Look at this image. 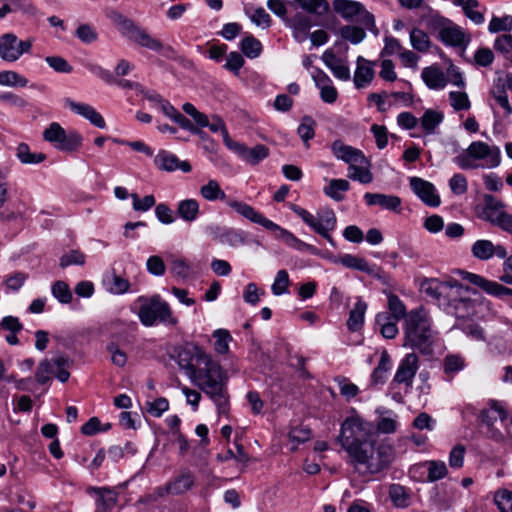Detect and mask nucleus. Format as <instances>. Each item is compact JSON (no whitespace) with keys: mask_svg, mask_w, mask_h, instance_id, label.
Wrapping results in <instances>:
<instances>
[{"mask_svg":"<svg viewBox=\"0 0 512 512\" xmlns=\"http://www.w3.org/2000/svg\"><path fill=\"white\" fill-rule=\"evenodd\" d=\"M375 431V425L367 418H346L341 424L338 442L361 473H378L394 458L393 447L378 442Z\"/></svg>","mask_w":512,"mask_h":512,"instance_id":"nucleus-1","label":"nucleus"},{"mask_svg":"<svg viewBox=\"0 0 512 512\" xmlns=\"http://www.w3.org/2000/svg\"><path fill=\"white\" fill-rule=\"evenodd\" d=\"M197 366L191 380L214 401L219 415L229 412L225 388L227 375L221 365L203 350H196Z\"/></svg>","mask_w":512,"mask_h":512,"instance_id":"nucleus-2","label":"nucleus"},{"mask_svg":"<svg viewBox=\"0 0 512 512\" xmlns=\"http://www.w3.org/2000/svg\"><path fill=\"white\" fill-rule=\"evenodd\" d=\"M403 332L404 347L417 350L423 355L433 353L435 332L431 319L424 310H412L408 313Z\"/></svg>","mask_w":512,"mask_h":512,"instance_id":"nucleus-3","label":"nucleus"},{"mask_svg":"<svg viewBox=\"0 0 512 512\" xmlns=\"http://www.w3.org/2000/svg\"><path fill=\"white\" fill-rule=\"evenodd\" d=\"M454 163L461 169H491L501 162L499 147L490 146L483 141H473L468 148L454 158Z\"/></svg>","mask_w":512,"mask_h":512,"instance_id":"nucleus-4","label":"nucleus"},{"mask_svg":"<svg viewBox=\"0 0 512 512\" xmlns=\"http://www.w3.org/2000/svg\"><path fill=\"white\" fill-rule=\"evenodd\" d=\"M108 18L118 33L129 42L155 52L165 48L160 40L151 36L145 28L121 12L113 10L108 14Z\"/></svg>","mask_w":512,"mask_h":512,"instance_id":"nucleus-5","label":"nucleus"},{"mask_svg":"<svg viewBox=\"0 0 512 512\" xmlns=\"http://www.w3.org/2000/svg\"><path fill=\"white\" fill-rule=\"evenodd\" d=\"M138 301L141 302L138 317L144 326L151 327L157 323L175 326L178 323V319L173 316L170 305L159 295H153L149 298L141 296Z\"/></svg>","mask_w":512,"mask_h":512,"instance_id":"nucleus-6","label":"nucleus"},{"mask_svg":"<svg viewBox=\"0 0 512 512\" xmlns=\"http://www.w3.org/2000/svg\"><path fill=\"white\" fill-rule=\"evenodd\" d=\"M289 208L314 232L326 239L331 246H336L330 232L336 229L337 218L331 208H321L315 215L293 203L289 205Z\"/></svg>","mask_w":512,"mask_h":512,"instance_id":"nucleus-7","label":"nucleus"},{"mask_svg":"<svg viewBox=\"0 0 512 512\" xmlns=\"http://www.w3.org/2000/svg\"><path fill=\"white\" fill-rule=\"evenodd\" d=\"M506 203L491 194L483 196L479 218L512 235V214L506 211Z\"/></svg>","mask_w":512,"mask_h":512,"instance_id":"nucleus-8","label":"nucleus"},{"mask_svg":"<svg viewBox=\"0 0 512 512\" xmlns=\"http://www.w3.org/2000/svg\"><path fill=\"white\" fill-rule=\"evenodd\" d=\"M232 207L237 214L241 215L242 217L251 221L252 223L261 225L262 227L270 231H278V238L284 241L291 248L295 250L299 248V243L301 241L299 238H297L292 232L288 231L287 229L282 228L278 224L267 219L262 213L257 211L251 205L233 203Z\"/></svg>","mask_w":512,"mask_h":512,"instance_id":"nucleus-9","label":"nucleus"},{"mask_svg":"<svg viewBox=\"0 0 512 512\" xmlns=\"http://www.w3.org/2000/svg\"><path fill=\"white\" fill-rule=\"evenodd\" d=\"M72 365L71 359L66 355H58L54 359L42 360L35 372V381L40 385L47 384L54 376L65 383L70 377L69 368Z\"/></svg>","mask_w":512,"mask_h":512,"instance_id":"nucleus-10","label":"nucleus"},{"mask_svg":"<svg viewBox=\"0 0 512 512\" xmlns=\"http://www.w3.org/2000/svg\"><path fill=\"white\" fill-rule=\"evenodd\" d=\"M333 10L347 21L357 17V21L366 29L374 34L378 33L374 15L367 11L362 3L354 0H334Z\"/></svg>","mask_w":512,"mask_h":512,"instance_id":"nucleus-11","label":"nucleus"},{"mask_svg":"<svg viewBox=\"0 0 512 512\" xmlns=\"http://www.w3.org/2000/svg\"><path fill=\"white\" fill-rule=\"evenodd\" d=\"M206 233L222 245L232 248L246 245L248 243V233L241 229L233 227L210 224L205 228Z\"/></svg>","mask_w":512,"mask_h":512,"instance_id":"nucleus-12","label":"nucleus"},{"mask_svg":"<svg viewBox=\"0 0 512 512\" xmlns=\"http://www.w3.org/2000/svg\"><path fill=\"white\" fill-rule=\"evenodd\" d=\"M32 40H19L13 33H6L0 37V58L7 62L17 61L23 54L29 53Z\"/></svg>","mask_w":512,"mask_h":512,"instance_id":"nucleus-13","label":"nucleus"},{"mask_svg":"<svg viewBox=\"0 0 512 512\" xmlns=\"http://www.w3.org/2000/svg\"><path fill=\"white\" fill-rule=\"evenodd\" d=\"M465 279L489 295L500 299L509 298V304L512 307V289L505 287L496 281L488 280L481 275L470 272L465 273Z\"/></svg>","mask_w":512,"mask_h":512,"instance_id":"nucleus-14","label":"nucleus"},{"mask_svg":"<svg viewBox=\"0 0 512 512\" xmlns=\"http://www.w3.org/2000/svg\"><path fill=\"white\" fill-rule=\"evenodd\" d=\"M410 187L421 201L430 207H438L441 203L440 196L435 186L422 178L411 177Z\"/></svg>","mask_w":512,"mask_h":512,"instance_id":"nucleus-15","label":"nucleus"},{"mask_svg":"<svg viewBox=\"0 0 512 512\" xmlns=\"http://www.w3.org/2000/svg\"><path fill=\"white\" fill-rule=\"evenodd\" d=\"M194 483V474L189 470H184L174 480L164 486L158 487L156 493L160 497L166 494L180 495L190 490Z\"/></svg>","mask_w":512,"mask_h":512,"instance_id":"nucleus-16","label":"nucleus"},{"mask_svg":"<svg viewBox=\"0 0 512 512\" xmlns=\"http://www.w3.org/2000/svg\"><path fill=\"white\" fill-rule=\"evenodd\" d=\"M154 163L158 169L166 172L180 170L183 173H189L192 170L188 161L180 160L175 154L167 150H160L154 158Z\"/></svg>","mask_w":512,"mask_h":512,"instance_id":"nucleus-17","label":"nucleus"},{"mask_svg":"<svg viewBox=\"0 0 512 512\" xmlns=\"http://www.w3.org/2000/svg\"><path fill=\"white\" fill-rule=\"evenodd\" d=\"M333 155L347 163L349 166L353 163L368 164V160L364 153L357 148L346 145L341 140H335L331 145Z\"/></svg>","mask_w":512,"mask_h":512,"instance_id":"nucleus-18","label":"nucleus"},{"mask_svg":"<svg viewBox=\"0 0 512 512\" xmlns=\"http://www.w3.org/2000/svg\"><path fill=\"white\" fill-rule=\"evenodd\" d=\"M334 263H341L347 268L364 272L378 279L382 278V269L375 264H369L368 261L362 257L344 254L339 259H335Z\"/></svg>","mask_w":512,"mask_h":512,"instance_id":"nucleus-19","label":"nucleus"},{"mask_svg":"<svg viewBox=\"0 0 512 512\" xmlns=\"http://www.w3.org/2000/svg\"><path fill=\"white\" fill-rule=\"evenodd\" d=\"M417 370L418 356L415 353H409L401 360L393 381L411 386Z\"/></svg>","mask_w":512,"mask_h":512,"instance_id":"nucleus-20","label":"nucleus"},{"mask_svg":"<svg viewBox=\"0 0 512 512\" xmlns=\"http://www.w3.org/2000/svg\"><path fill=\"white\" fill-rule=\"evenodd\" d=\"M445 284L451 288V291L447 295H442V302L445 303L442 306L448 312H453L454 310L455 314H457L460 306H467L470 303L468 299L462 297V292L466 291L467 288L456 280L445 281Z\"/></svg>","mask_w":512,"mask_h":512,"instance_id":"nucleus-21","label":"nucleus"},{"mask_svg":"<svg viewBox=\"0 0 512 512\" xmlns=\"http://www.w3.org/2000/svg\"><path fill=\"white\" fill-rule=\"evenodd\" d=\"M65 105L75 114L87 119L92 125L101 129L105 128L106 123L104 118L93 106L86 103L76 102L70 98L65 99Z\"/></svg>","mask_w":512,"mask_h":512,"instance_id":"nucleus-22","label":"nucleus"},{"mask_svg":"<svg viewBox=\"0 0 512 512\" xmlns=\"http://www.w3.org/2000/svg\"><path fill=\"white\" fill-rule=\"evenodd\" d=\"M199 193L201 197L207 201H225L226 205L229 206L231 209H233V203L248 205L243 201L228 198L226 193L221 189L219 183L216 180L212 179L209 180L205 185L200 187Z\"/></svg>","mask_w":512,"mask_h":512,"instance_id":"nucleus-23","label":"nucleus"},{"mask_svg":"<svg viewBox=\"0 0 512 512\" xmlns=\"http://www.w3.org/2000/svg\"><path fill=\"white\" fill-rule=\"evenodd\" d=\"M364 200L369 206L378 205L383 209L400 212L402 201L396 195H386L382 193H365Z\"/></svg>","mask_w":512,"mask_h":512,"instance_id":"nucleus-24","label":"nucleus"},{"mask_svg":"<svg viewBox=\"0 0 512 512\" xmlns=\"http://www.w3.org/2000/svg\"><path fill=\"white\" fill-rule=\"evenodd\" d=\"M357 67L354 73V85L357 89H362L369 85L374 78L373 62L366 60L364 57L357 58Z\"/></svg>","mask_w":512,"mask_h":512,"instance_id":"nucleus-25","label":"nucleus"},{"mask_svg":"<svg viewBox=\"0 0 512 512\" xmlns=\"http://www.w3.org/2000/svg\"><path fill=\"white\" fill-rule=\"evenodd\" d=\"M235 150L250 165H257L269 156V148L263 144H258L252 148L243 144H236Z\"/></svg>","mask_w":512,"mask_h":512,"instance_id":"nucleus-26","label":"nucleus"},{"mask_svg":"<svg viewBox=\"0 0 512 512\" xmlns=\"http://www.w3.org/2000/svg\"><path fill=\"white\" fill-rule=\"evenodd\" d=\"M439 38L445 45L453 47L465 46L469 41L462 28L453 24L442 27L439 30Z\"/></svg>","mask_w":512,"mask_h":512,"instance_id":"nucleus-27","label":"nucleus"},{"mask_svg":"<svg viewBox=\"0 0 512 512\" xmlns=\"http://www.w3.org/2000/svg\"><path fill=\"white\" fill-rule=\"evenodd\" d=\"M421 78L429 89H444L447 80L444 72L437 65L428 66L422 69Z\"/></svg>","mask_w":512,"mask_h":512,"instance_id":"nucleus-28","label":"nucleus"},{"mask_svg":"<svg viewBox=\"0 0 512 512\" xmlns=\"http://www.w3.org/2000/svg\"><path fill=\"white\" fill-rule=\"evenodd\" d=\"M102 285L109 293L115 295L124 294L130 288L129 281L116 274L114 271L107 272L103 275Z\"/></svg>","mask_w":512,"mask_h":512,"instance_id":"nucleus-29","label":"nucleus"},{"mask_svg":"<svg viewBox=\"0 0 512 512\" xmlns=\"http://www.w3.org/2000/svg\"><path fill=\"white\" fill-rule=\"evenodd\" d=\"M421 290L425 293L426 296L431 297L432 299L438 302V305H445L442 302V295H447L451 288L445 284V282H440L436 279L425 280L421 284Z\"/></svg>","mask_w":512,"mask_h":512,"instance_id":"nucleus-30","label":"nucleus"},{"mask_svg":"<svg viewBox=\"0 0 512 512\" xmlns=\"http://www.w3.org/2000/svg\"><path fill=\"white\" fill-rule=\"evenodd\" d=\"M83 143L82 135L76 130H68L63 133L55 148L66 153L78 151Z\"/></svg>","mask_w":512,"mask_h":512,"instance_id":"nucleus-31","label":"nucleus"},{"mask_svg":"<svg viewBox=\"0 0 512 512\" xmlns=\"http://www.w3.org/2000/svg\"><path fill=\"white\" fill-rule=\"evenodd\" d=\"M196 350L201 349L197 346L193 347L192 350L185 348L181 349L177 355V363L179 367L185 371L186 375H188L190 379L198 369V367H195V364L197 365Z\"/></svg>","mask_w":512,"mask_h":512,"instance_id":"nucleus-32","label":"nucleus"},{"mask_svg":"<svg viewBox=\"0 0 512 512\" xmlns=\"http://www.w3.org/2000/svg\"><path fill=\"white\" fill-rule=\"evenodd\" d=\"M497 413L499 416H507L508 409L507 405L503 401H497V400H489L487 402V407L482 408L481 410H478L475 406L469 404L465 407V410L463 413L476 415L479 413L478 416H488L489 413Z\"/></svg>","mask_w":512,"mask_h":512,"instance_id":"nucleus-33","label":"nucleus"},{"mask_svg":"<svg viewBox=\"0 0 512 512\" xmlns=\"http://www.w3.org/2000/svg\"><path fill=\"white\" fill-rule=\"evenodd\" d=\"M366 310L367 304L363 300L358 299L353 309L350 311L347 320V328L350 332H357L362 329Z\"/></svg>","mask_w":512,"mask_h":512,"instance_id":"nucleus-34","label":"nucleus"},{"mask_svg":"<svg viewBox=\"0 0 512 512\" xmlns=\"http://www.w3.org/2000/svg\"><path fill=\"white\" fill-rule=\"evenodd\" d=\"M16 158L24 165H36L46 160V154L42 152H32L27 143H20L16 147Z\"/></svg>","mask_w":512,"mask_h":512,"instance_id":"nucleus-35","label":"nucleus"},{"mask_svg":"<svg viewBox=\"0 0 512 512\" xmlns=\"http://www.w3.org/2000/svg\"><path fill=\"white\" fill-rule=\"evenodd\" d=\"M200 214V206L196 199H185L178 202L177 215L186 222H194Z\"/></svg>","mask_w":512,"mask_h":512,"instance_id":"nucleus-36","label":"nucleus"},{"mask_svg":"<svg viewBox=\"0 0 512 512\" xmlns=\"http://www.w3.org/2000/svg\"><path fill=\"white\" fill-rule=\"evenodd\" d=\"M376 324L380 326V332L386 339H394L398 334L397 322L389 313L381 312L376 315Z\"/></svg>","mask_w":512,"mask_h":512,"instance_id":"nucleus-37","label":"nucleus"},{"mask_svg":"<svg viewBox=\"0 0 512 512\" xmlns=\"http://www.w3.org/2000/svg\"><path fill=\"white\" fill-rule=\"evenodd\" d=\"M391 368V359L389 354L384 351L381 354L377 367L371 374V382L373 385H382L387 379V373Z\"/></svg>","mask_w":512,"mask_h":512,"instance_id":"nucleus-38","label":"nucleus"},{"mask_svg":"<svg viewBox=\"0 0 512 512\" xmlns=\"http://www.w3.org/2000/svg\"><path fill=\"white\" fill-rule=\"evenodd\" d=\"M444 115L434 109H427L420 118V124L426 134L435 133L436 128L442 123Z\"/></svg>","mask_w":512,"mask_h":512,"instance_id":"nucleus-39","label":"nucleus"},{"mask_svg":"<svg viewBox=\"0 0 512 512\" xmlns=\"http://www.w3.org/2000/svg\"><path fill=\"white\" fill-rule=\"evenodd\" d=\"M489 95L495 103L502 108L504 117H509L512 114V106L509 103L504 84L495 85Z\"/></svg>","mask_w":512,"mask_h":512,"instance_id":"nucleus-40","label":"nucleus"},{"mask_svg":"<svg viewBox=\"0 0 512 512\" xmlns=\"http://www.w3.org/2000/svg\"><path fill=\"white\" fill-rule=\"evenodd\" d=\"M350 189V183L345 179H332L324 188V193L335 201L344 199L343 193Z\"/></svg>","mask_w":512,"mask_h":512,"instance_id":"nucleus-41","label":"nucleus"},{"mask_svg":"<svg viewBox=\"0 0 512 512\" xmlns=\"http://www.w3.org/2000/svg\"><path fill=\"white\" fill-rule=\"evenodd\" d=\"M368 164H359L353 163L348 166V177L354 181H358L362 184L371 183L373 180V175L368 169Z\"/></svg>","mask_w":512,"mask_h":512,"instance_id":"nucleus-42","label":"nucleus"},{"mask_svg":"<svg viewBox=\"0 0 512 512\" xmlns=\"http://www.w3.org/2000/svg\"><path fill=\"white\" fill-rule=\"evenodd\" d=\"M493 242L486 239L477 240L471 247L473 257L481 261H487L493 257Z\"/></svg>","mask_w":512,"mask_h":512,"instance_id":"nucleus-43","label":"nucleus"},{"mask_svg":"<svg viewBox=\"0 0 512 512\" xmlns=\"http://www.w3.org/2000/svg\"><path fill=\"white\" fill-rule=\"evenodd\" d=\"M242 53L251 59L257 58L262 52V44L252 35L244 37L240 43Z\"/></svg>","mask_w":512,"mask_h":512,"instance_id":"nucleus-44","label":"nucleus"},{"mask_svg":"<svg viewBox=\"0 0 512 512\" xmlns=\"http://www.w3.org/2000/svg\"><path fill=\"white\" fill-rule=\"evenodd\" d=\"M27 84V78L16 71L6 70L0 72V85L2 86L25 87Z\"/></svg>","mask_w":512,"mask_h":512,"instance_id":"nucleus-45","label":"nucleus"},{"mask_svg":"<svg viewBox=\"0 0 512 512\" xmlns=\"http://www.w3.org/2000/svg\"><path fill=\"white\" fill-rule=\"evenodd\" d=\"M410 43L418 52H426L430 47L431 41L426 32L421 29L414 28L410 32Z\"/></svg>","mask_w":512,"mask_h":512,"instance_id":"nucleus-46","label":"nucleus"},{"mask_svg":"<svg viewBox=\"0 0 512 512\" xmlns=\"http://www.w3.org/2000/svg\"><path fill=\"white\" fill-rule=\"evenodd\" d=\"M303 10L310 14L322 15L329 9L325 0H294Z\"/></svg>","mask_w":512,"mask_h":512,"instance_id":"nucleus-47","label":"nucleus"},{"mask_svg":"<svg viewBox=\"0 0 512 512\" xmlns=\"http://www.w3.org/2000/svg\"><path fill=\"white\" fill-rule=\"evenodd\" d=\"M494 503L499 512H512V491L499 489L494 494Z\"/></svg>","mask_w":512,"mask_h":512,"instance_id":"nucleus-48","label":"nucleus"},{"mask_svg":"<svg viewBox=\"0 0 512 512\" xmlns=\"http://www.w3.org/2000/svg\"><path fill=\"white\" fill-rule=\"evenodd\" d=\"M315 121L310 116H304L301 124L298 126L297 132L300 138L309 147V141L315 136Z\"/></svg>","mask_w":512,"mask_h":512,"instance_id":"nucleus-49","label":"nucleus"},{"mask_svg":"<svg viewBox=\"0 0 512 512\" xmlns=\"http://www.w3.org/2000/svg\"><path fill=\"white\" fill-rule=\"evenodd\" d=\"M389 496H390L392 502L397 507L404 508L409 505V502H410L409 494L407 493L406 489L399 484L391 485V487L389 489Z\"/></svg>","mask_w":512,"mask_h":512,"instance_id":"nucleus-50","label":"nucleus"},{"mask_svg":"<svg viewBox=\"0 0 512 512\" xmlns=\"http://www.w3.org/2000/svg\"><path fill=\"white\" fill-rule=\"evenodd\" d=\"M312 436L311 430L302 424L298 426H293L289 431V439L295 445L292 447V450H295L297 445L300 443H304L310 440Z\"/></svg>","mask_w":512,"mask_h":512,"instance_id":"nucleus-51","label":"nucleus"},{"mask_svg":"<svg viewBox=\"0 0 512 512\" xmlns=\"http://www.w3.org/2000/svg\"><path fill=\"white\" fill-rule=\"evenodd\" d=\"M490 33L510 32L512 31V15L503 17L493 16L488 25Z\"/></svg>","mask_w":512,"mask_h":512,"instance_id":"nucleus-52","label":"nucleus"},{"mask_svg":"<svg viewBox=\"0 0 512 512\" xmlns=\"http://www.w3.org/2000/svg\"><path fill=\"white\" fill-rule=\"evenodd\" d=\"M290 285V279L288 272L284 269L279 270L275 276L274 282L271 286L272 293L275 296H280L285 293H288V288Z\"/></svg>","mask_w":512,"mask_h":512,"instance_id":"nucleus-53","label":"nucleus"},{"mask_svg":"<svg viewBox=\"0 0 512 512\" xmlns=\"http://www.w3.org/2000/svg\"><path fill=\"white\" fill-rule=\"evenodd\" d=\"M388 308L393 319L400 320L407 317L406 307L400 298L392 293L388 294Z\"/></svg>","mask_w":512,"mask_h":512,"instance_id":"nucleus-54","label":"nucleus"},{"mask_svg":"<svg viewBox=\"0 0 512 512\" xmlns=\"http://www.w3.org/2000/svg\"><path fill=\"white\" fill-rule=\"evenodd\" d=\"M52 295L62 304L72 301V292L64 281H56L51 287Z\"/></svg>","mask_w":512,"mask_h":512,"instance_id":"nucleus-55","label":"nucleus"},{"mask_svg":"<svg viewBox=\"0 0 512 512\" xmlns=\"http://www.w3.org/2000/svg\"><path fill=\"white\" fill-rule=\"evenodd\" d=\"M426 466L428 471L427 478L430 482L440 480L447 475V466L443 461H428Z\"/></svg>","mask_w":512,"mask_h":512,"instance_id":"nucleus-56","label":"nucleus"},{"mask_svg":"<svg viewBox=\"0 0 512 512\" xmlns=\"http://www.w3.org/2000/svg\"><path fill=\"white\" fill-rule=\"evenodd\" d=\"M111 428L109 422H101L99 418H90L82 427L81 431L84 435L92 436L99 432L107 431Z\"/></svg>","mask_w":512,"mask_h":512,"instance_id":"nucleus-57","label":"nucleus"},{"mask_svg":"<svg viewBox=\"0 0 512 512\" xmlns=\"http://www.w3.org/2000/svg\"><path fill=\"white\" fill-rule=\"evenodd\" d=\"M341 35L352 44H359L366 37V32L361 27L347 25L341 29Z\"/></svg>","mask_w":512,"mask_h":512,"instance_id":"nucleus-58","label":"nucleus"},{"mask_svg":"<svg viewBox=\"0 0 512 512\" xmlns=\"http://www.w3.org/2000/svg\"><path fill=\"white\" fill-rule=\"evenodd\" d=\"M215 338L214 348L220 354H225L229 351V342L232 340L230 333L225 329L215 330L213 333Z\"/></svg>","mask_w":512,"mask_h":512,"instance_id":"nucleus-59","label":"nucleus"},{"mask_svg":"<svg viewBox=\"0 0 512 512\" xmlns=\"http://www.w3.org/2000/svg\"><path fill=\"white\" fill-rule=\"evenodd\" d=\"M449 100L455 111L468 110L471 107V102L465 92L451 91L449 93Z\"/></svg>","mask_w":512,"mask_h":512,"instance_id":"nucleus-60","label":"nucleus"},{"mask_svg":"<svg viewBox=\"0 0 512 512\" xmlns=\"http://www.w3.org/2000/svg\"><path fill=\"white\" fill-rule=\"evenodd\" d=\"M245 13L255 25L262 27L263 29L271 26V17L263 7L256 8L252 13L245 10Z\"/></svg>","mask_w":512,"mask_h":512,"instance_id":"nucleus-61","label":"nucleus"},{"mask_svg":"<svg viewBox=\"0 0 512 512\" xmlns=\"http://www.w3.org/2000/svg\"><path fill=\"white\" fill-rule=\"evenodd\" d=\"M465 367V360L457 354H448L444 358V372L446 374H455Z\"/></svg>","mask_w":512,"mask_h":512,"instance_id":"nucleus-62","label":"nucleus"},{"mask_svg":"<svg viewBox=\"0 0 512 512\" xmlns=\"http://www.w3.org/2000/svg\"><path fill=\"white\" fill-rule=\"evenodd\" d=\"M75 34L77 38L85 44L94 43L98 39L97 31L90 24H80L76 29Z\"/></svg>","mask_w":512,"mask_h":512,"instance_id":"nucleus-63","label":"nucleus"},{"mask_svg":"<svg viewBox=\"0 0 512 512\" xmlns=\"http://www.w3.org/2000/svg\"><path fill=\"white\" fill-rule=\"evenodd\" d=\"M335 381L338 384L340 394L345 397L346 400L354 398L359 393L358 386L352 383L349 379L345 377H337Z\"/></svg>","mask_w":512,"mask_h":512,"instance_id":"nucleus-64","label":"nucleus"}]
</instances>
